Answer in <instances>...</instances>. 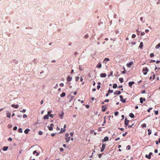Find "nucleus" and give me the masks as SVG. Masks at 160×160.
Here are the masks:
<instances>
[{
  "label": "nucleus",
  "mask_w": 160,
  "mask_h": 160,
  "mask_svg": "<svg viewBox=\"0 0 160 160\" xmlns=\"http://www.w3.org/2000/svg\"><path fill=\"white\" fill-rule=\"evenodd\" d=\"M50 113H51V112L50 111H48V114L47 115H48L49 116L50 114H51Z\"/></svg>",
  "instance_id": "obj_63"
},
{
  "label": "nucleus",
  "mask_w": 160,
  "mask_h": 160,
  "mask_svg": "<svg viewBox=\"0 0 160 160\" xmlns=\"http://www.w3.org/2000/svg\"><path fill=\"white\" fill-rule=\"evenodd\" d=\"M109 138L108 137H105L104 139L102 140V142H106L108 140Z\"/></svg>",
  "instance_id": "obj_5"
},
{
  "label": "nucleus",
  "mask_w": 160,
  "mask_h": 160,
  "mask_svg": "<svg viewBox=\"0 0 160 160\" xmlns=\"http://www.w3.org/2000/svg\"><path fill=\"white\" fill-rule=\"evenodd\" d=\"M88 37V36L87 35H85L84 36V38H87Z\"/></svg>",
  "instance_id": "obj_62"
},
{
  "label": "nucleus",
  "mask_w": 160,
  "mask_h": 160,
  "mask_svg": "<svg viewBox=\"0 0 160 160\" xmlns=\"http://www.w3.org/2000/svg\"><path fill=\"white\" fill-rule=\"evenodd\" d=\"M109 101V100L108 99H106L104 101V102H108Z\"/></svg>",
  "instance_id": "obj_57"
},
{
  "label": "nucleus",
  "mask_w": 160,
  "mask_h": 160,
  "mask_svg": "<svg viewBox=\"0 0 160 160\" xmlns=\"http://www.w3.org/2000/svg\"><path fill=\"white\" fill-rule=\"evenodd\" d=\"M102 154H103V153L99 154L98 155V158H101L102 157Z\"/></svg>",
  "instance_id": "obj_43"
},
{
  "label": "nucleus",
  "mask_w": 160,
  "mask_h": 160,
  "mask_svg": "<svg viewBox=\"0 0 160 160\" xmlns=\"http://www.w3.org/2000/svg\"><path fill=\"white\" fill-rule=\"evenodd\" d=\"M26 111V110L25 109H23L22 110L20 111V112H22L23 113H24Z\"/></svg>",
  "instance_id": "obj_41"
},
{
  "label": "nucleus",
  "mask_w": 160,
  "mask_h": 160,
  "mask_svg": "<svg viewBox=\"0 0 160 160\" xmlns=\"http://www.w3.org/2000/svg\"><path fill=\"white\" fill-rule=\"evenodd\" d=\"M36 153V156H38L39 154V153L38 152H37V151L36 150L34 151L33 152V154H35Z\"/></svg>",
  "instance_id": "obj_14"
},
{
  "label": "nucleus",
  "mask_w": 160,
  "mask_h": 160,
  "mask_svg": "<svg viewBox=\"0 0 160 160\" xmlns=\"http://www.w3.org/2000/svg\"><path fill=\"white\" fill-rule=\"evenodd\" d=\"M113 92V90H110V89H109L108 91V93H112Z\"/></svg>",
  "instance_id": "obj_36"
},
{
  "label": "nucleus",
  "mask_w": 160,
  "mask_h": 160,
  "mask_svg": "<svg viewBox=\"0 0 160 160\" xmlns=\"http://www.w3.org/2000/svg\"><path fill=\"white\" fill-rule=\"evenodd\" d=\"M109 59L108 58H106L105 59H104L103 62L105 63H106V62H108L109 61Z\"/></svg>",
  "instance_id": "obj_13"
},
{
  "label": "nucleus",
  "mask_w": 160,
  "mask_h": 160,
  "mask_svg": "<svg viewBox=\"0 0 160 160\" xmlns=\"http://www.w3.org/2000/svg\"><path fill=\"white\" fill-rule=\"evenodd\" d=\"M121 101H122L123 103H125L126 102V100L125 99H121L120 100Z\"/></svg>",
  "instance_id": "obj_48"
},
{
  "label": "nucleus",
  "mask_w": 160,
  "mask_h": 160,
  "mask_svg": "<svg viewBox=\"0 0 160 160\" xmlns=\"http://www.w3.org/2000/svg\"><path fill=\"white\" fill-rule=\"evenodd\" d=\"M70 137H67L65 138V140L67 142H68L70 140Z\"/></svg>",
  "instance_id": "obj_20"
},
{
  "label": "nucleus",
  "mask_w": 160,
  "mask_h": 160,
  "mask_svg": "<svg viewBox=\"0 0 160 160\" xmlns=\"http://www.w3.org/2000/svg\"><path fill=\"white\" fill-rule=\"evenodd\" d=\"M143 17H141V18H140V20L142 22H143V23H144V22H145V21H143Z\"/></svg>",
  "instance_id": "obj_42"
},
{
  "label": "nucleus",
  "mask_w": 160,
  "mask_h": 160,
  "mask_svg": "<svg viewBox=\"0 0 160 160\" xmlns=\"http://www.w3.org/2000/svg\"><path fill=\"white\" fill-rule=\"evenodd\" d=\"M79 76L77 77L76 78L75 81L76 82H77L79 80Z\"/></svg>",
  "instance_id": "obj_34"
},
{
  "label": "nucleus",
  "mask_w": 160,
  "mask_h": 160,
  "mask_svg": "<svg viewBox=\"0 0 160 160\" xmlns=\"http://www.w3.org/2000/svg\"><path fill=\"white\" fill-rule=\"evenodd\" d=\"M106 76V74L105 73H101L100 74V76L101 78H105Z\"/></svg>",
  "instance_id": "obj_4"
},
{
  "label": "nucleus",
  "mask_w": 160,
  "mask_h": 160,
  "mask_svg": "<svg viewBox=\"0 0 160 160\" xmlns=\"http://www.w3.org/2000/svg\"><path fill=\"white\" fill-rule=\"evenodd\" d=\"M102 112H105L106 110V108L104 106H102Z\"/></svg>",
  "instance_id": "obj_17"
},
{
  "label": "nucleus",
  "mask_w": 160,
  "mask_h": 160,
  "mask_svg": "<svg viewBox=\"0 0 160 160\" xmlns=\"http://www.w3.org/2000/svg\"><path fill=\"white\" fill-rule=\"evenodd\" d=\"M60 87H63L64 86V84L63 83H61L59 84Z\"/></svg>",
  "instance_id": "obj_47"
},
{
  "label": "nucleus",
  "mask_w": 160,
  "mask_h": 160,
  "mask_svg": "<svg viewBox=\"0 0 160 160\" xmlns=\"http://www.w3.org/2000/svg\"><path fill=\"white\" fill-rule=\"evenodd\" d=\"M119 81L121 83H122L123 82V79L122 78H119Z\"/></svg>",
  "instance_id": "obj_29"
},
{
  "label": "nucleus",
  "mask_w": 160,
  "mask_h": 160,
  "mask_svg": "<svg viewBox=\"0 0 160 160\" xmlns=\"http://www.w3.org/2000/svg\"><path fill=\"white\" fill-rule=\"evenodd\" d=\"M127 133H128L127 132H126L125 133H123L122 134V136L123 137H125L126 135L127 134Z\"/></svg>",
  "instance_id": "obj_49"
},
{
  "label": "nucleus",
  "mask_w": 160,
  "mask_h": 160,
  "mask_svg": "<svg viewBox=\"0 0 160 160\" xmlns=\"http://www.w3.org/2000/svg\"><path fill=\"white\" fill-rule=\"evenodd\" d=\"M64 114V112H62V113L61 114H60L59 115L60 116V117L61 118V119H62L63 117Z\"/></svg>",
  "instance_id": "obj_15"
},
{
  "label": "nucleus",
  "mask_w": 160,
  "mask_h": 160,
  "mask_svg": "<svg viewBox=\"0 0 160 160\" xmlns=\"http://www.w3.org/2000/svg\"><path fill=\"white\" fill-rule=\"evenodd\" d=\"M18 132H20V133L22 132V129L21 128H19L18 129Z\"/></svg>",
  "instance_id": "obj_31"
},
{
  "label": "nucleus",
  "mask_w": 160,
  "mask_h": 160,
  "mask_svg": "<svg viewBox=\"0 0 160 160\" xmlns=\"http://www.w3.org/2000/svg\"><path fill=\"white\" fill-rule=\"evenodd\" d=\"M145 34V33L144 32H142L141 33V35H142V36H143Z\"/></svg>",
  "instance_id": "obj_64"
},
{
  "label": "nucleus",
  "mask_w": 160,
  "mask_h": 160,
  "mask_svg": "<svg viewBox=\"0 0 160 160\" xmlns=\"http://www.w3.org/2000/svg\"><path fill=\"white\" fill-rule=\"evenodd\" d=\"M118 112L117 111L115 112L114 113V115L115 116L118 115Z\"/></svg>",
  "instance_id": "obj_40"
},
{
  "label": "nucleus",
  "mask_w": 160,
  "mask_h": 160,
  "mask_svg": "<svg viewBox=\"0 0 160 160\" xmlns=\"http://www.w3.org/2000/svg\"><path fill=\"white\" fill-rule=\"evenodd\" d=\"M54 116V115L52 114H51L49 115V117L52 118H53Z\"/></svg>",
  "instance_id": "obj_50"
},
{
  "label": "nucleus",
  "mask_w": 160,
  "mask_h": 160,
  "mask_svg": "<svg viewBox=\"0 0 160 160\" xmlns=\"http://www.w3.org/2000/svg\"><path fill=\"white\" fill-rule=\"evenodd\" d=\"M159 47H160V42L156 45L155 48L156 49H158V48Z\"/></svg>",
  "instance_id": "obj_26"
},
{
  "label": "nucleus",
  "mask_w": 160,
  "mask_h": 160,
  "mask_svg": "<svg viewBox=\"0 0 160 160\" xmlns=\"http://www.w3.org/2000/svg\"><path fill=\"white\" fill-rule=\"evenodd\" d=\"M106 147V144H102V148L101 149V152H102L104 150L105 148Z\"/></svg>",
  "instance_id": "obj_1"
},
{
  "label": "nucleus",
  "mask_w": 160,
  "mask_h": 160,
  "mask_svg": "<svg viewBox=\"0 0 160 160\" xmlns=\"http://www.w3.org/2000/svg\"><path fill=\"white\" fill-rule=\"evenodd\" d=\"M66 131V129L61 128V130L60 132L59 133H62Z\"/></svg>",
  "instance_id": "obj_16"
},
{
  "label": "nucleus",
  "mask_w": 160,
  "mask_h": 160,
  "mask_svg": "<svg viewBox=\"0 0 160 160\" xmlns=\"http://www.w3.org/2000/svg\"><path fill=\"white\" fill-rule=\"evenodd\" d=\"M100 88H101V86L99 85H98L97 86V88L98 90H99Z\"/></svg>",
  "instance_id": "obj_52"
},
{
  "label": "nucleus",
  "mask_w": 160,
  "mask_h": 160,
  "mask_svg": "<svg viewBox=\"0 0 160 160\" xmlns=\"http://www.w3.org/2000/svg\"><path fill=\"white\" fill-rule=\"evenodd\" d=\"M70 97H71V99L70 100V101H69V102H70L72 100V99H73V97L72 96H69Z\"/></svg>",
  "instance_id": "obj_54"
},
{
  "label": "nucleus",
  "mask_w": 160,
  "mask_h": 160,
  "mask_svg": "<svg viewBox=\"0 0 160 160\" xmlns=\"http://www.w3.org/2000/svg\"><path fill=\"white\" fill-rule=\"evenodd\" d=\"M27 117V116L26 114H24L23 116V118H26Z\"/></svg>",
  "instance_id": "obj_53"
},
{
  "label": "nucleus",
  "mask_w": 160,
  "mask_h": 160,
  "mask_svg": "<svg viewBox=\"0 0 160 160\" xmlns=\"http://www.w3.org/2000/svg\"><path fill=\"white\" fill-rule=\"evenodd\" d=\"M11 106L12 107L15 108H18L19 106L18 105H15L14 104H12Z\"/></svg>",
  "instance_id": "obj_12"
},
{
  "label": "nucleus",
  "mask_w": 160,
  "mask_h": 160,
  "mask_svg": "<svg viewBox=\"0 0 160 160\" xmlns=\"http://www.w3.org/2000/svg\"><path fill=\"white\" fill-rule=\"evenodd\" d=\"M140 102L141 103H142L143 101H145V98H140Z\"/></svg>",
  "instance_id": "obj_7"
},
{
  "label": "nucleus",
  "mask_w": 160,
  "mask_h": 160,
  "mask_svg": "<svg viewBox=\"0 0 160 160\" xmlns=\"http://www.w3.org/2000/svg\"><path fill=\"white\" fill-rule=\"evenodd\" d=\"M148 134L149 135L151 133V130L150 129H149L148 130Z\"/></svg>",
  "instance_id": "obj_27"
},
{
  "label": "nucleus",
  "mask_w": 160,
  "mask_h": 160,
  "mask_svg": "<svg viewBox=\"0 0 160 160\" xmlns=\"http://www.w3.org/2000/svg\"><path fill=\"white\" fill-rule=\"evenodd\" d=\"M133 64V62H130L127 64V66L128 68H130Z\"/></svg>",
  "instance_id": "obj_2"
},
{
  "label": "nucleus",
  "mask_w": 160,
  "mask_h": 160,
  "mask_svg": "<svg viewBox=\"0 0 160 160\" xmlns=\"http://www.w3.org/2000/svg\"><path fill=\"white\" fill-rule=\"evenodd\" d=\"M70 135L71 136V137H72L73 135V132H71L70 133Z\"/></svg>",
  "instance_id": "obj_56"
},
{
  "label": "nucleus",
  "mask_w": 160,
  "mask_h": 160,
  "mask_svg": "<svg viewBox=\"0 0 160 160\" xmlns=\"http://www.w3.org/2000/svg\"><path fill=\"white\" fill-rule=\"evenodd\" d=\"M7 116L8 118H10L11 117V113L10 112H9L8 111L7 112V113H6Z\"/></svg>",
  "instance_id": "obj_9"
},
{
  "label": "nucleus",
  "mask_w": 160,
  "mask_h": 160,
  "mask_svg": "<svg viewBox=\"0 0 160 160\" xmlns=\"http://www.w3.org/2000/svg\"><path fill=\"white\" fill-rule=\"evenodd\" d=\"M134 83V82L133 81L130 82L128 83L129 86L132 87V85Z\"/></svg>",
  "instance_id": "obj_11"
},
{
  "label": "nucleus",
  "mask_w": 160,
  "mask_h": 160,
  "mask_svg": "<svg viewBox=\"0 0 160 160\" xmlns=\"http://www.w3.org/2000/svg\"><path fill=\"white\" fill-rule=\"evenodd\" d=\"M134 125V124H132L131 125H129L128 126V128H132L133 126Z\"/></svg>",
  "instance_id": "obj_55"
},
{
  "label": "nucleus",
  "mask_w": 160,
  "mask_h": 160,
  "mask_svg": "<svg viewBox=\"0 0 160 160\" xmlns=\"http://www.w3.org/2000/svg\"><path fill=\"white\" fill-rule=\"evenodd\" d=\"M145 71L147 72H148V69L147 67H146L145 68H144L142 69L143 72H145Z\"/></svg>",
  "instance_id": "obj_23"
},
{
  "label": "nucleus",
  "mask_w": 160,
  "mask_h": 160,
  "mask_svg": "<svg viewBox=\"0 0 160 160\" xmlns=\"http://www.w3.org/2000/svg\"><path fill=\"white\" fill-rule=\"evenodd\" d=\"M131 148L130 146L128 145L127 147V150H130Z\"/></svg>",
  "instance_id": "obj_37"
},
{
  "label": "nucleus",
  "mask_w": 160,
  "mask_h": 160,
  "mask_svg": "<svg viewBox=\"0 0 160 160\" xmlns=\"http://www.w3.org/2000/svg\"><path fill=\"white\" fill-rule=\"evenodd\" d=\"M136 37V35L135 34H133L132 35V38H134Z\"/></svg>",
  "instance_id": "obj_44"
},
{
  "label": "nucleus",
  "mask_w": 160,
  "mask_h": 160,
  "mask_svg": "<svg viewBox=\"0 0 160 160\" xmlns=\"http://www.w3.org/2000/svg\"><path fill=\"white\" fill-rule=\"evenodd\" d=\"M17 129V127L16 126H15L14 127V128H13V130L14 131H15Z\"/></svg>",
  "instance_id": "obj_46"
},
{
  "label": "nucleus",
  "mask_w": 160,
  "mask_h": 160,
  "mask_svg": "<svg viewBox=\"0 0 160 160\" xmlns=\"http://www.w3.org/2000/svg\"><path fill=\"white\" fill-rule=\"evenodd\" d=\"M60 150L61 152H62L64 150L63 148H61L60 149Z\"/></svg>",
  "instance_id": "obj_58"
},
{
  "label": "nucleus",
  "mask_w": 160,
  "mask_h": 160,
  "mask_svg": "<svg viewBox=\"0 0 160 160\" xmlns=\"http://www.w3.org/2000/svg\"><path fill=\"white\" fill-rule=\"evenodd\" d=\"M129 116L132 118H133L134 117V115L132 113H131L129 114Z\"/></svg>",
  "instance_id": "obj_19"
},
{
  "label": "nucleus",
  "mask_w": 160,
  "mask_h": 160,
  "mask_svg": "<svg viewBox=\"0 0 160 160\" xmlns=\"http://www.w3.org/2000/svg\"><path fill=\"white\" fill-rule=\"evenodd\" d=\"M79 69L80 71H82L83 70V69H82L81 68L80 66H79Z\"/></svg>",
  "instance_id": "obj_61"
},
{
  "label": "nucleus",
  "mask_w": 160,
  "mask_h": 160,
  "mask_svg": "<svg viewBox=\"0 0 160 160\" xmlns=\"http://www.w3.org/2000/svg\"><path fill=\"white\" fill-rule=\"evenodd\" d=\"M118 129L121 130V131H123L124 130V129L123 128H118Z\"/></svg>",
  "instance_id": "obj_51"
},
{
  "label": "nucleus",
  "mask_w": 160,
  "mask_h": 160,
  "mask_svg": "<svg viewBox=\"0 0 160 160\" xmlns=\"http://www.w3.org/2000/svg\"><path fill=\"white\" fill-rule=\"evenodd\" d=\"M30 129L27 128L25 130L24 132L25 134H27L30 131Z\"/></svg>",
  "instance_id": "obj_10"
},
{
  "label": "nucleus",
  "mask_w": 160,
  "mask_h": 160,
  "mask_svg": "<svg viewBox=\"0 0 160 160\" xmlns=\"http://www.w3.org/2000/svg\"><path fill=\"white\" fill-rule=\"evenodd\" d=\"M38 134L40 135H41L42 134H43V132H42V131H39L38 132Z\"/></svg>",
  "instance_id": "obj_35"
},
{
  "label": "nucleus",
  "mask_w": 160,
  "mask_h": 160,
  "mask_svg": "<svg viewBox=\"0 0 160 160\" xmlns=\"http://www.w3.org/2000/svg\"><path fill=\"white\" fill-rule=\"evenodd\" d=\"M72 78L70 77L69 76H68V77L67 78V80L69 82L70 81L72 80Z\"/></svg>",
  "instance_id": "obj_6"
},
{
  "label": "nucleus",
  "mask_w": 160,
  "mask_h": 160,
  "mask_svg": "<svg viewBox=\"0 0 160 160\" xmlns=\"http://www.w3.org/2000/svg\"><path fill=\"white\" fill-rule=\"evenodd\" d=\"M129 122V120H127L126 118L125 119V120L124 124L125 125H126V127L127 126L128 124V122Z\"/></svg>",
  "instance_id": "obj_3"
},
{
  "label": "nucleus",
  "mask_w": 160,
  "mask_h": 160,
  "mask_svg": "<svg viewBox=\"0 0 160 160\" xmlns=\"http://www.w3.org/2000/svg\"><path fill=\"white\" fill-rule=\"evenodd\" d=\"M152 154V152H150L149 154V157H148L149 159H150L151 158V155Z\"/></svg>",
  "instance_id": "obj_33"
},
{
  "label": "nucleus",
  "mask_w": 160,
  "mask_h": 160,
  "mask_svg": "<svg viewBox=\"0 0 160 160\" xmlns=\"http://www.w3.org/2000/svg\"><path fill=\"white\" fill-rule=\"evenodd\" d=\"M151 74H152V75L153 76V79H154L155 78V74H154L153 72H152Z\"/></svg>",
  "instance_id": "obj_32"
},
{
  "label": "nucleus",
  "mask_w": 160,
  "mask_h": 160,
  "mask_svg": "<svg viewBox=\"0 0 160 160\" xmlns=\"http://www.w3.org/2000/svg\"><path fill=\"white\" fill-rule=\"evenodd\" d=\"M155 114L156 115H158V111H156L155 112Z\"/></svg>",
  "instance_id": "obj_60"
},
{
  "label": "nucleus",
  "mask_w": 160,
  "mask_h": 160,
  "mask_svg": "<svg viewBox=\"0 0 160 160\" xmlns=\"http://www.w3.org/2000/svg\"><path fill=\"white\" fill-rule=\"evenodd\" d=\"M8 146H5L3 147V150L4 151H7L8 150Z\"/></svg>",
  "instance_id": "obj_24"
},
{
  "label": "nucleus",
  "mask_w": 160,
  "mask_h": 160,
  "mask_svg": "<svg viewBox=\"0 0 160 160\" xmlns=\"http://www.w3.org/2000/svg\"><path fill=\"white\" fill-rule=\"evenodd\" d=\"M143 46V42H141L140 44L139 47L141 49H142Z\"/></svg>",
  "instance_id": "obj_25"
},
{
  "label": "nucleus",
  "mask_w": 160,
  "mask_h": 160,
  "mask_svg": "<svg viewBox=\"0 0 160 160\" xmlns=\"http://www.w3.org/2000/svg\"><path fill=\"white\" fill-rule=\"evenodd\" d=\"M154 56V54L153 53H151L150 55V56L151 58L153 57Z\"/></svg>",
  "instance_id": "obj_38"
},
{
  "label": "nucleus",
  "mask_w": 160,
  "mask_h": 160,
  "mask_svg": "<svg viewBox=\"0 0 160 160\" xmlns=\"http://www.w3.org/2000/svg\"><path fill=\"white\" fill-rule=\"evenodd\" d=\"M102 67V64L100 62H99L97 66V67L98 68H100Z\"/></svg>",
  "instance_id": "obj_18"
},
{
  "label": "nucleus",
  "mask_w": 160,
  "mask_h": 160,
  "mask_svg": "<svg viewBox=\"0 0 160 160\" xmlns=\"http://www.w3.org/2000/svg\"><path fill=\"white\" fill-rule=\"evenodd\" d=\"M49 130L50 131H52L53 130V128L51 126H48Z\"/></svg>",
  "instance_id": "obj_30"
},
{
  "label": "nucleus",
  "mask_w": 160,
  "mask_h": 160,
  "mask_svg": "<svg viewBox=\"0 0 160 160\" xmlns=\"http://www.w3.org/2000/svg\"><path fill=\"white\" fill-rule=\"evenodd\" d=\"M121 93V92L120 91H116L115 92H114V94L115 95H120Z\"/></svg>",
  "instance_id": "obj_8"
},
{
  "label": "nucleus",
  "mask_w": 160,
  "mask_h": 160,
  "mask_svg": "<svg viewBox=\"0 0 160 160\" xmlns=\"http://www.w3.org/2000/svg\"><path fill=\"white\" fill-rule=\"evenodd\" d=\"M152 109V108H149L148 110V112H150L151 110Z\"/></svg>",
  "instance_id": "obj_45"
},
{
  "label": "nucleus",
  "mask_w": 160,
  "mask_h": 160,
  "mask_svg": "<svg viewBox=\"0 0 160 160\" xmlns=\"http://www.w3.org/2000/svg\"><path fill=\"white\" fill-rule=\"evenodd\" d=\"M117 87V85L116 83H114L113 85V88H116Z\"/></svg>",
  "instance_id": "obj_28"
},
{
  "label": "nucleus",
  "mask_w": 160,
  "mask_h": 160,
  "mask_svg": "<svg viewBox=\"0 0 160 160\" xmlns=\"http://www.w3.org/2000/svg\"><path fill=\"white\" fill-rule=\"evenodd\" d=\"M66 95V93L64 92H63L62 94H61L60 95V96L61 97H64Z\"/></svg>",
  "instance_id": "obj_21"
},
{
  "label": "nucleus",
  "mask_w": 160,
  "mask_h": 160,
  "mask_svg": "<svg viewBox=\"0 0 160 160\" xmlns=\"http://www.w3.org/2000/svg\"><path fill=\"white\" fill-rule=\"evenodd\" d=\"M142 126L143 128H145L146 127V125L145 123H144L142 125Z\"/></svg>",
  "instance_id": "obj_39"
},
{
  "label": "nucleus",
  "mask_w": 160,
  "mask_h": 160,
  "mask_svg": "<svg viewBox=\"0 0 160 160\" xmlns=\"http://www.w3.org/2000/svg\"><path fill=\"white\" fill-rule=\"evenodd\" d=\"M49 118V116L48 115H46L44 117H43V119H48Z\"/></svg>",
  "instance_id": "obj_22"
},
{
  "label": "nucleus",
  "mask_w": 160,
  "mask_h": 160,
  "mask_svg": "<svg viewBox=\"0 0 160 160\" xmlns=\"http://www.w3.org/2000/svg\"><path fill=\"white\" fill-rule=\"evenodd\" d=\"M12 140V138H9L8 139V140L9 141H11Z\"/></svg>",
  "instance_id": "obj_59"
}]
</instances>
